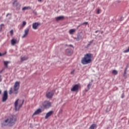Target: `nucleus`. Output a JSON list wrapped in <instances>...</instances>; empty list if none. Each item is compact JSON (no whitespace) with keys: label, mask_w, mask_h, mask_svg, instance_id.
<instances>
[{"label":"nucleus","mask_w":129,"mask_h":129,"mask_svg":"<svg viewBox=\"0 0 129 129\" xmlns=\"http://www.w3.org/2000/svg\"><path fill=\"white\" fill-rule=\"evenodd\" d=\"M79 27H80V25H79L78 27L79 28Z\"/></svg>","instance_id":"obj_43"},{"label":"nucleus","mask_w":129,"mask_h":129,"mask_svg":"<svg viewBox=\"0 0 129 129\" xmlns=\"http://www.w3.org/2000/svg\"><path fill=\"white\" fill-rule=\"evenodd\" d=\"M92 85V83H89L88 85H87V87H88V90H89V89H90L91 86Z\"/></svg>","instance_id":"obj_23"},{"label":"nucleus","mask_w":129,"mask_h":129,"mask_svg":"<svg viewBox=\"0 0 129 129\" xmlns=\"http://www.w3.org/2000/svg\"><path fill=\"white\" fill-rule=\"evenodd\" d=\"M6 54H7V52H5V53H2L0 52V57H2V56H5V55H6Z\"/></svg>","instance_id":"obj_26"},{"label":"nucleus","mask_w":129,"mask_h":129,"mask_svg":"<svg viewBox=\"0 0 129 129\" xmlns=\"http://www.w3.org/2000/svg\"><path fill=\"white\" fill-rule=\"evenodd\" d=\"M27 25V22L26 21H23L22 22V27H25Z\"/></svg>","instance_id":"obj_25"},{"label":"nucleus","mask_w":129,"mask_h":129,"mask_svg":"<svg viewBox=\"0 0 129 129\" xmlns=\"http://www.w3.org/2000/svg\"><path fill=\"white\" fill-rule=\"evenodd\" d=\"M98 30H97L95 31V33H98Z\"/></svg>","instance_id":"obj_39"},{"label":"nucleus","mask_w":129,"mask_h":129,"mask_svg":"<svg viewBox=\"0 0 129 129\" xmlns=\"http://www.w3.org/2000/svg\"><path fill=\"white\" fill-rule=\"evenodd\" d=\"M83 25H88V22H84L80 25V26H82Z\"/></svg>","instance_id":"obj_28"},{"label":"nucleus","mask_w":129,"mask_h":129,"mask_svg":"<svg viewBox=\"0 0 129 129\" xmlns=\"http://www.w3.org/2000/svg\"><path fill=\"white\" fill-rule=\"evenodd\" d=\"M4 26V24H1V28H3V26Z\"/></svg>","instance_id":"obj_35"},{"label":"nucleus","mask_w":129,"mask_h":129,"mask_svg":"<svg viewBox=\"0 0 129 129\" xmlns=\"http://www.w3.org/2000/svg\"><path fill=\"white\" fill-rule=\"evenodd\" d=\"M41 112H42V109H38L36 111H35V112L32 115V116H34V115H37V114H39V113H41Z\"/></svg>","instance_id":"obj_13"},{"label":"nucleus","mask_w":129,"mask_h":129,"mask_svg":"<svg viewBox=\"0 0 129 129\" xmlns=\"http://www.w3.org/2000/svg\"><path fill=\"white\" fill-rule=\"evenodd\" d=\"M30 7H25L22 9V11H26V10H31Z\"/></svg>","instance_id":"obj_20"},{"label":"nucleus","mask_w":129,"mask_h":129,"mask_svg":"<svg viewBox=\"0 0 129 129\" xmlns=\"http://www.w3.org/2000/svg\"><path fill=\"white\" fill-rule=\"evenodd\" d=\"M42 106H43L44 108H50V107L52 106V103L49 101H45L42 103Z\"/></svg>","instance_id":"obj_5"},{"label":"nucleus","mask_w":129,"mask_h":129,"mask_svg":"<svg viewBox=\"0 0 129 129\" xmlns=\"http://www.w3.org/2000/svg\"><path fill=\"white\" fill-rule=\"evenodd\" d=\"M17 43L18 41H17V39L13 38L11 40V44L12 46H15V45Z\"/></svg>","instance_id":"obj_14"},{"label":"nucleus","mask_w":129,"mask_h":129,"mask_svg":"<svg viewBox=\"0 0 129 129\" xmlns=\"http://www.w3.org/2000/svg\"><path fill=\"white\" fill-rule=\"evenodd\" d=\"M55 92L54 90L51 91V92H49L46 94V97L47 98H52L53 97V95H54V93Z\"/></svg>","instance_id":"obj_8"},{"label":"nucleus","mask_w":129,"mask_h":129,"mask_svg":"<svg viewBox=\"0 0 129 129\" xmlns=\"http://www.w3.org/2000/svg\"><path fill=\"white\" fill-rule=\"evenodd\" d=\"M19 89H20V82H16L14 86L13 93L18 94L19 93Z\"/></svg>","instance_id":"obj_3"},{"label":"nucleus","mask_w":129,"mask_h":129,"mask_svg":"<svg viewBox=\"0 0 129 129\" xmlns=\"http://www.w3.org/2000/svg\"><path fill=\"white\" fill-rule=\"evenodd\" d=\"M19 100H20L19 99H18L15 102V109L16 110H19L20 109V108L21 107H22V106H23V104H24V102L25 101L24 100H22V103L20 104L19 105V108H18V104H19Z\"/></svg>","instance_id":"obj_4"},{"label":"nucleus","mask_w":129,"mask_h":129,"mask_svg":"<svg viewBox=\"0 0 129 129\" xmlns=\"http://www.w3.org/2000/svg\"><path fill=\"white\" fill-rule=\"evenodd\" d=\"M81 88V86L79 84H76L73 86V88L71 89V91L75 92V91H78L79 89Z\"/></svg>","instance_id":"obj_6"},{"label":"nucleus","mask_w":129,"mask_h":129,"mask_svg":"<svg viewBox=\"0 0 129 129\" xmlns=\"http://www.w3.org/2000/svg\"><path fill=\"white\" fill-rule=\"evenodd\" d=\"M2 72H3V71H1L0 72V73H2Z\"/></svg>","instance_id":"obj_41"},{"label":"nucleus","mask_w":129,"mask_h":129,"mask_svg":"<svg viewBox=\"0 0 129 129\" xmlns=\"http://www.w3.org/2000/svg\"><path fill=\"white\" fill-rule=\"evenodd\" d=\"M112 74H113L114 75H117V71L114 70L112 71Z\"/></svg>","instance_id":"obj_22"},{"label":"nucleus","mask_w":129,"mask_h":129,"mask_svg":"<svg viewBox=\"0 0 129 129\" xmlns=\"http://www.w3.org/2000/svg\"><path fill=\"white\" fill-rule=\"evenodd\" d=\"M123 97H124V94H123L121 96V98H123Z\"/></svg>","instance_id":"obj_33"},{"label":"nucleus","mask_w":129,"mask_h":129,"mask_svg":"<svg viewBox=\"0 0 129 129\" xmlns=\"http://www.w3.org/2000/svg\"><path fill=\"white\" fill-rule=\"evenodd\" d=\"M54 114V111H49L48 112H47L45 116V119H48L50 116H51L52 114Z\"/></svg>","instance_id":"obj_10"},{"label":"nucleus","mask_w":129,"mask_h":129,"mask_svg":"<svg viewBox=\"0 0 129 129\" xmlns=\"http://www.w3.org/2000/svg\"><path fill=\"white\" fill-rule=\"evenodd\" d=\"M9 96L8 95V91H5L2 97V102H6L8 100Z\"/></svg>","instance_id":"obj_7"},{"label":"nucleus","mask_w":129,"mask_h":129,"mask_svg":"<svg viewBox=\"0 0 129 129\" xmlns=\"http://www.w3.org/2000/svg\"><path fill=\"white\" fill-rule=\"evenodd\" d=\"M76 39L77 41H80V40H83V37H82L81 34H80L78 35Z\"/></svg>","instance_id":"obj_15"},{"label":"nucleus","mask_w":129,"mask_h":129,"mask_svg":"<svg viewBox=\"0 0 129 129\" xmlns=\"http://www.w3.org/2000/svg\"><path fill=\"white\" fill-rule=\"evenodd\" d=\"M13 93H14V92H13V88H11L9 91V94L11 95L13 94Z\"/></svg>","instance_id":"obj_24"},{"label":"nucleus","mask_w":129,"mask_h":129,"mask_svg":"<svg viewBox=\"0 0 129 129\" xmlns=\"http://www.w3.org/2000/svg\"><path fill=\"white\" fill-rule=\"evenodd\" d=\"M90 45H91V44H90L89 42V43L88 44V47H89V46H90Z\"/></svg>","instance_id":"obj_37"},{"label":"nucleus","mask_w":129,"mask_h":129,"mask_svg":"<svg viewBox=\"0 0 129 129\" xmlns=\"http://www.w3.org/2000/svg\"><path fill=\"white\" fill-rule=\"evenodd\" d=\"M17 119L15 117H12L11 118H8L2 123L3 126H5L6 125H9V126H13L16 123Z\"/></svg>","instance_id":"obj_2"},{"label":"nucleus","mask_w":129,"mask_h":129,"mask_svg":"<svg viewBox=\"0 0 129 129\" xmlns=\"http://www.w3.org/2000/svg\"><path fill=\"white\" fill-rule=\"evenodd\" d=\"M26 60H28V57L23 56L21 57V61L23 62V61H26Z\"/></svg>","instance_id":"obj_19"},{"label":"nucleus","mask_w":129,"mask_h":129,"mask_svg":"<svg viewBox=\"0 0 129 129\" xmlns=\"http://www.w3.org/2000/svg\"><path fill=\"white\" fill-rule=\"evenodd\" d=\"M75 32H76V29H71L69 31V33L71 35L74 34V33H75Z\"/></svg>","instance_id":"obj_18"},{"label":"nucleus","mask_w":129,"mask_h":129,"mask_svg":"<svg viewBox=\"0 0 129 129\" xmlns=\"http://www.w3.org/2000/svg\"><path fill=\"white\" fill-rule=\"evenodd\" d=\"M97 14L98 15L99 14H100V9H97Z\"/></svg>","instance_id":"obj_29"},{"label":"nucleus","mask_w":129,"mask_h":129,"mask_svg":"<svg viewBox=\"0 0 129 129\" xmlns=\"http://www.w3.org/2000/svg\"><path fill=\"white\" fill-rule=\"evenodd\" d=\"M2 31H3V27H1L0 28V32H2Z\"/></svg>","instance_id":"obj_34"},{"label":"nucleus","mask_w":129,"mask_h":129,"mask_svg":"<svg viewBox=\"0 0 129 129\" xmlns=\"http://www.w3.org/2000/svg\"><path fill=\"white\" fill-rule=\"evenodd\" d=\"M87 91H88V90H86V92H87Z\"/></svg>","instance_id":"obj_42"},{"label":"nucleus","mask_w":129,"mask_h":129,"mask_svg":"<svg viewBox=\"0 0 129 129\" xmlns=\"http://www.w3.org/2000/svg\"><path fill=\"white\" fill-rule=\"evenodd\" d=\"M89 43H90L91 44H91L93 43V40L91 41Z\"/></svg>","instance_id":"obj_32"},{"label":"nucleus","mask_w":129,"mask_h":129,"mask_svg":"<svg viewBox=\"0 0 129 129\" xmlns=\"http://www.w3.org/2000/svg\"><path fill=\"white\" fill-rule=\"evenodd\" d=\"M124 74H125V72H124Z\"/></svg>","instance_id":"obj_45"},{"label":"nucleus","mask_w":129,"mask_h":129,"mask_svg":"<svg viewBox=\"0 0 129 129\" xmlns=\"http://www.w3.org/2000/svg\"><path fill=\"white\" fill-rule=\"evenodd\" d=\"M10 34H11V36H13V35H14V30H11L10 31Z\"/></svg>","instance_id":"obj_27"},{"label":"nucleus","mask_w":129,"mask_h":129,"mask_svg":"<svg viewBox=\"0 0 129 129\" xmlns=\"http://www.w3.org/2000/svg\"><path fill=\"white\" fill-rule=\"evenodd\" d=\"M93 55L91 53H87L84 55V57L82 58L81 60V63L83 65H86L87 64H90L92 62L91 59L92 58Z\"/></svg>","instance_id":"obj_1"},{"label":"nucleus","mask_w":129,"mask_h":129,"mask_svg":"<svg viewBox=\"0 0 129 129\" xmlns=\"http://www.w3.org/2000/svg\"><path fill=\"white\" fill-rule=\"evenodd\" d=\"M4 65L5 66V67L6 68H8L9 66H8V64H10V63H11V61H4Z\"/></svg>","instance_id":"obj_17"},{"label":"nucleus","mask_w":129,"mask_h":129,"mask_svg":"<svg viewBox=\"0 0 129 129\" xmlns=\"http://www.w3.org/2000/svg\"><path fill=\"white\" fill-rule=\"evenodd\" d=\"M95 127H96V124H93L90 126L89 129H94Z\"/></svg>","instance_id":"obj_21"},{"label":"nucleus","mask_w":129,"mask_h":129,"mask_svg":"<svg viewBox=\"0 0 129 129\" xmlns=\"http://www.w3.org/2000/svg\"><path fill=\"white\" fill-rule=\"evenodd\" d=\"M61 20H64V16H59L55 18V21H61Z\"/></svg>","instance_id":"obj_16"},{"label":"nucleus","mask_w":129,"mask_h":129,"mask_svg":"<svg viewBox=\"0 0 129 129\" xmlns=\"http://www.w3.org/2000/svg\"><path fill=\"white\" fill-rule=\"evenodd\" d=\"M0 82H2V75H0Z\"/></svg>","instance_id":"obj_31"},{"label":"nucleus","mask_w":129,"mask_h":129,"mask_svg":"<svg viewBox=\"0 0 129 129\" xmlns=\"http://www.w3.org/2000/svg\"><path fill=\"white\" fill-rule=\"evenodd\" d=\"M16 5L15 7H16V10L17 11H19V10L21 9V7H22V5L20 4L19 3H17V0L14 1V3H13V5Z\"/></svg>","instance_id":"obj_9"},{"label":"nucleus","mask_w":129,"mask_h":129,"mask_svg":"<svg viewBox=\"0 0 129 129\" xmlns=\"http://www.w3.org/2000/svg\"><path fill=\"white\" fill-rule=\"evenodd\" d=\"M39 26H40V24L36 22V23H34L32 24V28L33 29H34V30H37V29H38V27H39Z\"/></svg>","instance_id":"obj_12"},{"label":"nucleus","mask_w":129,"mask_h":129,"mask_svg":"<svg viewBox=\"0 0 129 129\" xmlns=\"http://www.w3.org/2000/svg\"><path fill=\"white\" fill-rule=\"evenodd\" d=\"M74 72H75V70H73L72 72H71V74L73 75L74 74Z\"/></svg>","instance_id":"obj_30"},{"label":"nucleus","mask_w":129,"mask_h":129,"mask_svg":"<svg viewBox=\"0 0 129 129\" xmlns=\"http://www.w3.org/2000/svg\"><path fill=\"white\" fill-rule=\"evenodd\" d=\"M2 94V91L0 90V94Z\"/></svg>","instance_id":"obj_40"},{"label":"nucleus","mask_w":129,"mask_h":129,"mask_svg":"<svg viewBox=\"0 0 129 129\" xmlns=\"http://www.w3.org/2000/svg\"><path fill=\"white\" fill-rule=\"evenodd\" d=\"M102 33H103V32H101V34H102Z\"/></svg>","instance_id":"obj_44"},{"label":"nucleus","mask_w":129,"mask_h":129,"mask_svg":"<svg viewBox=\"0 0 129 129\" xmlns=\"http://www.w3.org/2000/svg\"><path fill=\"white\" fill-rule=\"evenodd\" d=\"M38 2H39V3L42 2V0H38Z\"/></svg>","instance_id":"obj_38"},{"label":"nucleus","mask_w":129,"mask_h":129,"mask_svg":"<svg viewBox=\"0 0 129 129\" xmlns=\"http://www.w3.org/2000/svg\"><path fill=\"white\" fill-rule=\"evenodd\" d=\"M9 15H11L12 14H10L8 13V14L6 15V17H8V16H9Z\"/></svg>","instance_id":"obj_36"},{"label":"nucleus","mask_w":129,"mask_h":129,"mask_svg":"<svg viewBox=\"0 0 129 129\" xmlns=\"http://www.w3.org/2000/svg\"><path fill=\"white\" fill-rule=\"evenodd\" d=\"M30 32V28H26L24 30V34L23 36H22V38H26V37H27L28 35H29V32Z\"/></svg>","instance_id":"obj_11"}]
</instances>
